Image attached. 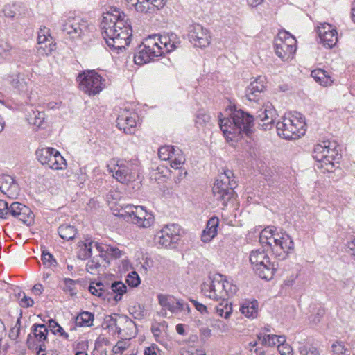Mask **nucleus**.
Returning <instances> with one entry per match:
<instances>
[{
    "label": "nucleus",
    "mask_w": 355,
    "mask_h": 355,
    "mask_svg": "<svg viewBox=\"0 0 355 355\" xmlns=\"http://www.w3.org/2000/svg\"><path fill=\"white\" fill-rule=\"evenodd\" d=\"M338 145L335 141H323L315 146L313 157L318 162L316 167L324 169V172H331L334 167V162L341 158V154L337 149Z\"/></svg>",
    "instance_id": "nucleus-4"
},
{
    "label": "nucleus",
    "mask_w": 355,
    "mask_h": 355,
    "mask_svg": "<svg viewBox=\"0 0 355 355\" xmlns=\"http://www.w3.org/2000/svg\"><path fill=\"white\" fill-rule=\"evenodd\" d=\"M94 315L88 311L80 313L76 319V324L79 327H91L93 325Z\"/></svg>",
    "instance_id": "nucleus-39"
},
{
    "label": "nucleus",
    "mask_w": 355,
    "mask_h": 355,
    "mask_svg": "<svg viewBox=\"0 0 355 355\" xmlns=\"http://www.w3.org/2000/svg\"><path fill=\"white\" fill-rule=\"evenodd\" d=\"M129 6L133 7L137 12L150 13L154 12L151 0H125Z\"/></svg>",
    "instance_id": "nucleus-27"
},
{
    "label": "nucleus",
    "mask_w": 355,
    "mask_h": 355,
    "mask_svg": "<svg viewBox=\"0 0 355 355\" xmlns=\"http://www.w3.org/2000/svg\"><path fill=\"white\" fill-rule=\"evenodd\" d=\"M88 29V22L80 17H68L62 24V31L70 39H80Z\"/></svg>",
    "instance_id": "nucleus-11"
},
{
    "label": "nucleus",
    "mask_w": 355,
    "mask_h": 355,
    "mask_svg": "<svg viewBox=\"0 0 355 355\" xmlns=\"http://www.w3.org/2000/svg\"><path fill=\"white\" fill-rule=\"evenodd\" d=\"M35 338L40 344L47 341L48 329L45 324H34L31 327Z\"/></svg>",
    "instance_id": "nucleus-30"
},
{
    "label": "nucleus",
    "mask_w": 355,
    "mask_h": 355,
    "mask_svg": "<svg viewBox=\"0 0 355 355\" xmlns=\"http://www.w3.org/2000/svg\"><path fill=\"white\" fill-rule=\"evenodd\" d=\"M332 352L337 355H345V352L347 350L342 342H336L331 346Z\"/></svg>",
    "instance_id": "nucleus-59"
},
{
    "label": "nucleus",
    "mask_w": 355,
    "mask_h": 355,
    "mask_svg": "<svg viewBox=\"0 0 355 355\" xmlns=\"http://www.w3.org/2000/svg\"><path fill=\"white\" fill-rule=\"evenodd\" d=\"M227 300H221L222 302L216 306V311L218 315L225 319L229 318L232 313V305L228 303Z\"/></svg>",
    "instance_id": "nucleus-40"
},
{
    "label": "nucleus",
    "mask_w": 355,
    "mask_h": 355,
    "mask_svg": "<svg viewBox=\"0 0 355 355\" xmlns=\"http://www.w3.org/2000/svg\"><path fill=\"white\" fill-rule=\"evenodd\" d=\"M76 232L77 230L74 226L68 224H63L58 228V234L60 236L67 241L73 239Z\"/></svg>",
    "instance_id": "nucleus-34"
},
{
    "label": "nucleus",
    "mask_w": 355,
    "mask_h": 355,
    "mask_svg": "<svg viewBox=\"0 0 355 355\" xmlns=\"http://www.w3.org/2000/svg\"><path fill=\"white\" fill-rule=\"evenodd\" d=\"M347 252L352 256L355 257V238L348 242Z\"/></svg>",
    "instance_id": "nucleus-64"
},
{
    "label": "nucleus",
    "mask_w": 355,
    "mask_h": 355,
    "mask_svg": "<svg viewBox=\"0 0 355 355\" xmlns=\"http://www.w3.org/2000/svg\"><path fill=\"white\" fill-rule=\"evenodd\" d=\"M41 260L43 265L49 268L55 267L58 264L53 256L46 250L42 251Z\"/></svg>",
    "instance_id": "nucleus-43"
},
{
    "label": "nucleus",
    "mask_w": 355,
    "mask_h": 355,
    "mask_svg": "<svg viewBox=\"0 0 355 355\" xmlns=\"http://www.w3.org/2000/svg\"><path fill=\"white\" fill-rule=\"evenodd\" d=\"M7 80L19 92L27 93L28 92V80L24 74L13 73L8 76Z\"/></svg>",
    "instance_id": "nucleus-21"
},
{
    "label": "nucleus",
    "mask_w": 355,
    "mask_h": 355,
    "mask_svg": "<svg viewBox=\"0 0 355 355\" xmlns=\"http://www.w3.org/2000/svg\"><path fill=\"white\" fill-rule=\"evenodd\" d=\"M78 79L80 89L89 96L96 95L102 90L101 76L94 71L80 73Z\"/></svg>",
    "instance_id": "nucleus-9"
},
{
    "label": "nucleus",
    "mask_w": 355,
    "mask_h": 355,
    "mask_svg": "<svg viewBox=\"0 0 355 355\" xmlns=\"http://www.w3.org/2000/svg\"><path fill=\"white\" fill-rule=\"evenodd\" d=\"M37 53L42 55H48L55 49V44L49 40V42L37 44Z\"/></svg>",
    "instance_id": "nucleus-42"
},
{
    "label": "nucleus",
    "mask_w": 355,
    "mask_h": 355,
    "mask_svg": "<svg viewBox=\"0 0 355 355\" xmlns=\"http://www.w3.org/2000/svg\"><path fill=\"white\" fill-rule=\"evenodd\" d=\"M126 282L131 287H137L141 280L139 275L135 271H132L128 275Z\"/></svg>",
    "instance_id": "nucleus-51"
},
{
    "label": "nucleus",
    "mask_w": 355,
    "mask_h": 355,
    "mask_svg": "<svg viewBox=\"0 0 355 355\" xmlns=\"http://www.w3.org/2000/svg\"><path fill=\"white\" fill-rule=\"evenodd\" d=\"M49 40H51V37L49 34V29L45 26L40 28V31H38L37 44L49 42Z\"/></svg>",
    "instance_id": "nucleus-49"
},
{
    "label": "nucleus",
    "mask_w": 355,
    "mask_h": 355,
    "mask_svg": "<svg viewBox=\"0 0 355 355\" xmlns=\"http://www.w3.org/2000/svg\"><path fill=\"white\" fill-rule=\"evenodd\" d=\"M188 38L195 46L205 48L210 44V35L206 28L195 24L189 26Z\"/></svg>",
    "instance_id": "nucleus-13"
},
{
    "label": "nucleus",
    "mask_w": 355,
    "mask_h": 355,
    "mask_svg": "<svg viewBox=\"0 0 355 355\" xmlns=\"http://www.w3.org/2000/svg\"><path fill=\"white\" fill-rule=\"evenodd\" d=\"M96 242L94 241L91 236H87L84 238V240L81 241L80 243H82L84 246V248L80 251L78 258L82 260H86L89 257H92V245L95 244Z\"/></svg>",
    "instance_id": "nucleus-31"
},
{
    "label": "nucleus",
    "mask_w": 355,
    "mask_h": 355,
    "mask_svg": "<svg viewBox=\"0 0 355 355\" xmlns=\"http://www.w3.org/2000/svg\"><path fill=\"white\" fill-rule=\"evenodd\" d=\"M88 290L92 295L102 297L104 300H110V291L105 288L104 285L101 282L96 283V286L90 284Z\"/></svg>",
    "instance_id": "nucleus-36"
},
{
    "label": "nucleus",
    "mask_w": 355,
    "mask_h": 355,
    "mask_svg": "<svg viewBox=\"0 0 355 355\" xmlns=\"http://www.w3.org/2000/svg\"><path fill=\"white\" fill-rule=\"evenodd\" d=\"M241 312L247 318H254L258 313V302L256 300H245L241 304Z\"/></svg>",
    "instance_id": "nucleus-28"
},
{
    "label": "nucleus",
    "mask_w": 355,
    "mask_h": 355,
    "mask_svg": "<svg viewBox=\"0 0 355 355\" xmlns=\"http://www.w3.org/2000/svg\"><path fill=\"white\" fill-rule=\"evenodd\" d=\"M180 227L177 224L167 225L155 235V240L166 248H175L180 240Z\"/></svg>",
    "instance_id": "nucleus-10"
},
{
    "label": "nucleus",
    "mask_w": 355,
    "mask_h": 355,
    "mask_svg": "<svg viewBox=\"0 0 355 355\" xmlns=\"http://www.w3.org/2000/svg\"><path fill=\"white\" fill-rule=\"evenodd\" d=\"M10 215V205L5 200H0V218L6 219Z\"/></svg>",
    "instance_id": "nucleus-58"
},
{
    "label": "nucleus",
    "mask_w": 355,
    "mask_h": 355,
    "mask_svg": "<svg viewBox=\"0 0 355 355\" xmlns=\"http://www.w3.org/2000/svg\"><path fill=\"white\" fill-rule=\"evenodd\" d=\"M21 331V318H19L16 322L14 327H12L9 332V337L10 339L18 342L17 339L19 336Z\"/></svg>",
    "instance_id": "nucleus-52"
},
{
    "label": "nucleus",
    "mask_w": 355,
    "mask_h": 355,
    "mask_svg": "<svg viewBox=\"0 0 355 355\" xmlns=\"http://www.w3.org/2000/svg\"><path fill=\"white\" fill-rule=\"evenodd\" d=\"M10 215L27 225H30L33 221V214L30 208L19 202L10 205Z\"/></svg>",
    "instance_id": "nucleus-14"
},
{
    "label": "nucleus",
    "mask_w": 355,
    "mask_h": 355,
    "mask_svg": "<svg viewBox=\"0 0 355 355\" xmlns=\"http://www.w3.org/2000/svg\"><path fill=\"white\" fill-rule=\"evenodd\" d=\"M56 150L53 148H43L35 152L37 160L42 165H47L50 168L53 166V158Z\"/></svg>",
    "instance_id": "nucleus-23"
},
{
    "label": "nucleus",
    "mask_w": 355,
    "mask_h": 355,
    "mask_svg": "<svg viewBox=\"0 0 355 355\" xmlns=\"http://www.w3.org/2000/svg\"><path fill=\"white\" fill-rule=\"evenodd\" d=\"M64 282L65 285V287L64 288V292L69 293L71 296L75 295L76 294L74 288L76 281L70 278H64Z\"/></svg>",
    "instance_id": "nucleus-53"
},
{
    "label": "nucleus",
    "mask_w": 355,
    "mask_h": 355,
    "mask_svg": "<svg viewBox=\"0 0 355 355\" xmlns=\"http://www.w3.org/2000/svg\"><path fill=\"white\" fill-rule=\"evenodd\" d=\"M53 163V166H51V169L60 170L63 169L67 166L66 160L57 150L55 153Z\"/></svg>",
    "instance_id": "nucleus-46"
},
{
    "label": "nucleus",
    "mask_w": 355,
    "mask_h": 355,
    "mask_svg": "<svg viewBox=\"0 0 355 355\" xmlns=\"http://www.w3.org/2000/svg\"><path fill=\"white\" fill-rule=\"evenodd\" d=\"M150 218H146V220L143 219V217L136 218L132 216L131 222L135 224L139 227L147 228L150 227L155 220L154 216H149Z\"/></svg>",
    "instance_id": "nucleus-41"
},
{
    "label": "nucleus",
    "mask_w": 355,
    "mask_h": 355,
    "mask_svg": "<svg viewBox=\"0 0 355 355\" xmlns=\"http://www.w3.org/2000/svg\"><path fill=\"white\" fill-rule=\"evenodd\" d=\"M162 55H164V51L156 42V37L149 36L138 46L137 53L134 56V61L136 64L142 65Z\"/></svg>",
    "instance_id": "nucleus-6"
},
{
    "label": "nucleus",
    "mask_w": 355,
    "mask_h": 355,
    "mask_svg": "<svg viewBox=\"0 0 355 355\" xmlns=\"http://www.w3.org/2000/svg\"><path fill=\"white\" fill-rule=\"evenodd\" d=\"M116 167L117 169L115 168V173L113 174V177L116 178L118 182L126 184L135 179L132 169L127 164L117 163Z\"/></svg>",
    "instance_id": "nucleus-20"
},
{
    "label": "nucleus",
    "mask_w": 355,
    "mask_h": 355,
    "mask_svg": "<svg viewBox=\"0 0 355 355\" xmlns=\"http://www.w3.org/2000/svg\"><path fill=\"white\" fill-rule=\"evenodd\" d=\"M177 148L173 146H164L159 148L158 155L162 160H169L171 155L173 154V152Z\"/></svg>",
    "instance_id": "nucleus-44"
},
{
    "label": "nucleus",
    "mask_w": 355,
    "mask_h": 355,
    "mask_svg": "<svg viewBox=\"0 0 355 355\" xmlns=\"http://www.w3.org/2000/svg\"><path fill=\"white\" fill-rule=\"evenodd\" d=\"M157 298L159 304L173 313H178L180 312V308L182 309L180 300H177L173 296L159 294Z\"/></svg>",
    "instance_id": "nucleus-22"
},
{
    "label": "nucleus",
    "mask_w": 355,
    "mask_h": 355,
    "mask_svg": "<svg viewBox=\"0 0 355 355\" xmlns=\"http://www.w3.org/2000/svg\"><path fill=\"white\" fill-rule=\"evenodd\" d=\"M320 42L328 49L333 48L338 42L337 31L334 29L331 31L324 32L323 30H318Z\"/></svg>",
    "instance_id": "nucleus-25"
},
{
    "label": "nucleus",
    "mask_w": 355,
    "mask_h": 355,
    "mask_svg": "<svg viewBox=\"0 0 355 355\" xmlns=\"http://www.w3.org/2000/svg\"><path fill=\"white\" fill-rule=\"evenodd\" d=\"M137 307L139 310H136V306H133L131 309L132 311L130 312V313L133 315L135 319H141L144 316V306H141L140 304H139Z\"/></svg>",
    "instance_id": "nucleus-61"
},
{
    "label": "nucleus",
    "mask_w": 355,
    "mask_h": 355,
    "mask_svg": "<svg viewBox=\"0 0 355 355\" xmlns=\"http://www.w3.org/2000/svg\"><path fill=\"white\" fill-rule=\"evenodd\" d=\"M254 118L241 110L232 111L228 117L220 119L219 124L227 141H237L242 133L249 135L252 133Z\"/></svg>",
    "instance_id": "nucleus-2"
},
{
    "label": "nucleus",
    "mask_w": 355,
    "mask_h": 355,
    "mask_svg": "<svg viewBox=\"0 0 355 355\" xmlns=\"http://www.w3.org/2000/svg\"><path fill=\"white\" fill-rule=\"evenodd\" d=\"M202 291L209 298L218 301L233 296L237 291V287L221 274H214L209 277V282L202 285Z\"/></svg>",
    "instance_id": "nucleus-3"
},
{
    "label": "nucleus",
    "mask_w": 355,
    "mask_h": 355,
    "mask_svg": "<svg viewBox=\"0 0 355 355\" xmlns=\"http://www.w3.org/2000/svg\"><path fill=\"white\" fill-rule=\"evenodd\" d=\"M95 248L99 252V257L107 263H110V258L119 259L123 254V251L110 245L96 242Z\"/></svg>",
    "instance_id": "nucleus-16"
},
{
    "label": "nucleus",
    "mask_w": 355,
    "mask_h": 355,
    "mask_svg": "<svg viewBox=\"0 0 355 355\" xmlns=\"http://www.w3.org/2000/svg\"><path fill=\"white\" fill-rule=\"evenodd\" d=\"M311 76L321 85H330L333 80L324 70L316 69L311 71Z\"/></svg>",
    "instance_id": "nucleus-35"
},
{
    "label": "nucleus",
    "mask_w": 355,
    "mask_h": 355,
    "mask_svg": "<svg viewBox=\"0 0 355 355\" xmlns=\"http://www.w3.org/2000/svg\"><path fill=\"white\" fill-rule=\"evenodd\" d=\"M153 36L156 37V42L161 47H162L163 51L164 49H168V44H170V40H173L176 37V35L174 34H171L170 36L156 35H154Z\"/></svg>",
    "instance_id": "nucleus-45"
},
{
    "label": "nucleus",
    "mask_w": 355,
    "mask_h": 355,
    "mask_svg": "<svg viewBox=\"0 0 355 355\" xmlns=\"http://www.w3.org/2000/svg\"><path fill=\"white\" fill-rule=\"evenodd\" d=\"M276 55L283 61L291 60L296 51V40L287 31L279 32L275 40Z\"/></svg>",
    "instance_id": "nucleus-8"
},
{
    "label": "nucleus",
    "mask_w": 355,
    "mask_h": 355,
    "mask_svg": "<svg viewBox=\"0 0 355 355\" xmlns=\"http://www.w3.org/2000/svg\"><path fill=\"white\" fill-rule=\"evenodd\" d=\"M0 191L10 198H17L20 188L16 180L10 175H0Z\"/></svg>",
    "instance_id": "nucleus-15"
},
{
    "label": "nucleus",
    "mask_w": 355,
    "mask_h": 355,
    "mask_svg": "<svg viewBox=\"0 0 355 355\" xmlns=\"http://www.w3.org/2000/svg\"><path fill=\"white\" fill-rule=\"evenodd\" d=\"M110 289L112 292L110 291V297L114 294L113 298L116 302L120 301L123 294L127 291L126 286L119 281L113 282L111 284Z\"/></svg>",
    "instance_id": "nucleus-32"
},
{
    "label": "nucleus",
    "mask_w": 355,
    "mask_h": 355,
    "mask_svg": "<svg viewBox=\"0 0 355 355\" xmlns=\"http://www.w3.org/2000/svg\"><path fill=\"white\" fill-rule=\"evenodd\" d=\"M257 339L259 341H261L263 345H265L273 346L277 344L276 335L275 334H268L265 336L258 334Z\"/></svg>",
    "instance_id": "nucleus-48"
},
{
    "label": "nucleus",
    "mask_w": 355,
    "mask_h": 355,
    "mask_svg": "<svg viewBox=\"0 0 355 355\" xmlns=\"http://www.w3.org/2000/svg\"><path fill=\"white\" fill-rule=\"evenodd\" d=\"M263 83L264 78L261 76H259L248 86L245 89V96L250 101H258V94L265 89Z\"/></svg>",
    "instance_id": "nucleus-19"
},
{
    "label": "nucleus",
    "mask_w": 355,
    "mask_h": 355,
    "mask_svg": "<svg viewBox=\"0 0 355 355\" xmlns=\"http://www.w3.org/2000/svg\"><path fill=\"white\" fill-rule=\"evenodd\" d=\"M210 121V116L209 114L205 113H200L197 115L196 117V123L200 124L201 125H205L209 123Z\"/></svg>",
    "instance_id": "nucleus-63"
},
{
    "label": "nucleus",
    "mask_w": 355,
    "mask_h": 355,
    "mask_svg": "<svg viewBox=\"0 0 355 355\" xmlns=\"http://www.w3.org/2000/svg\"><path fill=\"white\" fill-rule=\"evenodd\" d=\"M133 216L136 218L143 217V219L146 220L149 216H153V215L148 212L147 210L142 206H137L134 211Z\"/></svg>",
    "instance_id": "nucleus-56"
},
{
    "label": "nucleus",
    "mask_w": 355,
    "mask_h": 355,
    "mask_svg": "<svg viewBox=\"0 0 355 355\" xmlns=\"http://www.w3.org/2000/svg\"><path fill=\"white\" fill-rule=\"evenodd\" d=\"M218 223L219 220L216 217H212L208 220L206 229L201 236L203 242L210 241L216 235Z\"/></svg>",
    "instance_id": "nucleus-24"
},
{
    "label": "nucleus",
    "mask_w": 355,
    "mask_h": 355,
    "mask_svg": "<svg viewBox=\"0 0 355 355\" xmlns=\"http://www.w3.org/2000/svg\"><path fill=\"white\" fill-rule=\"evenodd\" d=\"M300 345L298 349L301 355H320V352L315 347L307 346L302 343Z\"/></svg>",
    "instance_id": "nucleus-47"
},
{
    "label": "nucleus",
    "mask_w": 355,
    "mask_h": 355,
    "mask_svg": "<svg viewBox=\"0 0 355 355\" xmlns=\"http://www.w3.org/2000/svg\"><path fill=\"white\" fill-rule=\"evenodd\" d=\"M119 321L120 323L125 322L128 325L135 324L134 322L132 320L129 319L128 317L125 315H115L114 316H106L102 326L104 329H113V327L117 326V323Z\"/></svg>",
    "instance_id": "nucleus-26"
},
{
    "label": "nucleus",
    "mask_w": 355,
    "mask_h": 355,
    "mask_svg": "<svg viewBox=\"0 0 355 355\" xmlns=\"http://www.w3.org/2000/svg\"><path fill=\"white\" fill-rule=\"evenodd\" d=\"M144 355H162V352L155 344L146 347L144 352Z\"/></svg>",
    "instance_id": "nucleus-60"
},
{
    "label": "nucleus",
    "mask_w": 355,
    "mask_h": 355,
    "mask_svg": "<svg viewBox=\"0 0 355 355\" xmlns=\"http://www.w3.org/2000/svg\"><path fill=\"white\" fill-rule=\"evenodd\" d=\"M266 234V232H261L259 236V242L262 245V247L263 248V249H265V248L267 247L271 250L272 244L275 241V239L265 237Z\"/></svg>",
    "instance_id": "nucleus-55"
},
{
    "label": "nucleus",
    "mask_w": 355,
    "mask_h": 355,
    "mask_svg": "<svg viewBox=\"0 0 355 355\" xmlns=\"http://www.w3.org/2000/svg\"><path fill=\"white\" fill-rule=\"evenodd\" d=\"M277 116V114L273 106L267 105L257 112V119L263 122L259 125L266 130L270 129V125L275 123Z\"/></svg>",
    "instance_id": "nucleus-17"
},
{
    "label": "nucleus",
    "mask_w": 355,
    "mask_h": 355,
    "mask_svg": "<svg viewBox=\"0 0 355 355\" xmlns=\"http://www.w3.org/2000/svg\"><path fill=\"white\" fill-rule=\"evenodd\" d=\"M250 261L252 265H257L261 261H265L266 263H269V257L266 252V249H257L252 250L250 254Z\"/></svg>",
    "instance_id": "nucleus-33"
},
{
    "label": "nucleus",
    "mask_w": 355,
    "mask_h": 355,
    "mask_svg": "<svg viewBox=\"0 0 355 355\" xmlns=\"http://www.w3.org/2000/svg\"><path fill=\"white\" fill-rule=\"evenodd\" d=\"M168 161L171 162V166L172 168L179 169L181 168L182 166L184 164L185 158L182 150L179 148H177L173 152V154L171 155Z\"/></svg>",
    "instance_id": "nucleus-38"
},
{
    "label": "nucleus",
    "mask_w": 355,
    "mask_h": 355,
    "mask_svg": "<svg viewBox=\"0 0 355 355\" xmlns=\"http://www.w3.org/2000/svg\"><path fill=\"white\" fill-rule=\"evenodd\" d=\"M55 327H58V332L60 336L68 339L69 334L64 331L63 328L55 320L50 319L49 320V328L51 331H55Z\"/></svg>",
    "instance_id": "nucleus-54"
},
{
    "label": "nucleus",
    "mask_w": 355,
    "mask_h": 355,
    "mask_svg": "<svg viewBox=\"0 0 355 355\" xmlns=\"http://www.w3.org/2000/svg\"><path fill=\"white\" fill-rule=\"evenodd\" d=\"M18 297L20 299L19 304L21 307L28 308L33 306L34 304L33 300L28 297L24 292L19 293Z\"/></svg>",
    "instance_id": "nucleus-50"
},
{
    "label": "nucleus",
    "mask_w": 355,
    "mask_h": 355,
    "mask_svg": "<svg viewBox=\"0 0 355 355\" xmlns=\"http://www.w3.org/2000/svg\"><path fill=\"white\" fill-rule=\"evenodd\" d=\"M101 29L103 38L112 49L122 50L130 42L132 30L128 17L119 8H111L103 14Z\"/></svg>",
    "instance_id": "nucleus-1"
},
{
    "label": "nucleus",
    "mask_w": 355,
    "mask_h": 355,
    "mask_svg": "<svg viewBox=\"0 0 355 355\" xmlns=\"http://www.w3.org/2000/svg\"><path fill=\"white\" fill-rule=\"evenodd\" d=\"M278 351L281 355H292L293 349L288 344L279 345Z\"/></svg>",
    "instance_id": "nucleus-62"
},
{
    "label": "nucleus",
    "mask_w": 355,
    "mask_h": 355,
    "mask_svg": "<svg viewBox=\"0 0 355 355\" xmlns=\"http://www.w3.org/2000/svg\"><path fill=\"white\" fill-rule=\"evenodd\" d=\"M294 250V243L291 236L284 233L275 239L271 251L277 259L284 260Z\"/></svg>",
    "instance_id": "nucleus-12"
},
{
    "label": "nucleus",
    "mask_w": 355,
    "mask_h": 355,
    "mask_svg": "<svg viewBox=\"0 0 355 355\" xmlns=\"http://www.w3.org/2000/svg\"><path fill=\"white\" fill-rule=\"evenodd\" d=\"M277 263L271 262L269 259L268 263H266L265 261H261L257 263V265H252V268L260 278L270 280L277 269Z\"/></svg>",
    "instance_id": "nucleus-18"
},
{
    "label": "nucleus",
    "mask_w": 355,
    "mask_h": 355,
    "mask_svg": "<svg viewBox=\"0 0 355 355\" xmlns=\"http://www.w3.org/2000/svg\"><path fill=\"white\" fill-rule=\"evenodd\" d=\"M305 123L300 119L284 116L277 122V132L279 137L286 139H295L305 134Z\"/></svg>",
    "instance_id": "nucleus-7"
},
{
    "label": "nucleus",
    "mask_w": 355,
    "mask_h": 355,
    "mask_svg": "<svg viewBox=\"0 0 355 355\" xmlns=\"http://www.w3.org/2000/svg\"><path fill=\"white\" fill-rule=\"evenodd\" d=\"M137 125L136 120L132 116H120L117 119V125L119 129H123L126 134H132Z\"/></svg>",
    "instance_id": "nucleus-29"
},
{
    "label": "nucleus",
    "mask_w": 355,
    "mask_h": 355,
    "mask_svg": "<svg viewBox=\"0 0 355 355\" xmlns=\"http://www.w3.org/2000/svg\"><path fill=\"white\" fill-rule=\"evenodd\" d=\"M90 260L87 262L86 265V270L88 272H90L92 273V271L94 270H96L101 266V264L99 263V260L98 257H89Z\"/></svg>",
    "instance_id": "nucleus-57"
},
{
    "label": "nucleus",
    "mask_w": 355,
    "mask_h": 355,
    "mask_svg": "<svg viewBox=\"0 0 355 355\" xmlns=\"http://www.w3.org/2000/svg\"><path fill=\"white\" fill-rule=\"evenodd\" d=\"M26 119L29 124L40 128L44 121L45 114L44 112L32 110V113L27 116Z\"/></svg>",
    "instance_id": "nucleus-37"
},
{
    "label": "nucleus",
    "mask_w": 355,
    "mask_h": 355,
    "mask_svg": "<svg viewBox=\"0 0 355 355\" xmlns=\"http://www.w3.org/2000/svg\"><path fill=\"white\" fill-rule=\"evenodd\" d=\"M232 178L234 174L232 171H225L218 175L212 188L214 198L221 202L223 206H227V202L236 196L234 189L236 187V183Z\"/></svg>",
    "instance_id": "nucleus-5"
}]
</instances>
